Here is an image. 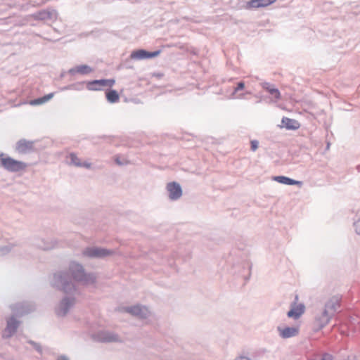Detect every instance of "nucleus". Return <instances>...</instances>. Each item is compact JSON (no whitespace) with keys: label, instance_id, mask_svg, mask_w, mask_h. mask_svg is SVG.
<instances>
[{"label":"nucleus","instance_id":"nucleus-1","mask_svg":"<svg viewBox=\"0 0 360 360\" xmlns=\"http://www.w3.org/2000/svg\"><path fill=\"white\" fill-rule=\"evenodd\" d=\"M51 285L64 293L59 307H56L55 311L58 316H65L68 314V270L54 273Z\"/></svg>","mask_w":360,"mask_h":360},{"label":"nucleus","instance_id":"nucleus-2","mask_svg":"<svg viewBox=\"0 0 360 360\" xmlns=\"http://www.w3.org/2000/svg\"><path fill=\"white\" fill-rule=\"evenodd\" d=\"M3 167L9 172H19L27 167V164L4 154L2 159Z\"/></svg>","mask_w":360,"mask_h":360},{"label":"nucleus","instance_id":"nucleus-3","mask_svg":"<svg viewBox=\"0 0 360 360\" xmlns=\"http://www.w3.org/2000/svg\"><path fill=\"white\" fill-rule=\"evenodd\" d=\"M13 314L17 317H22L35 310V305L27 302L17 303L11 307Z\"/></svg>","mask_w":360,"mask_h":360},{"label":"nucleus","instance_id":"nucleus-4","mask_svg":"<svg viewBox=\"0 0 360 360\" xmlns=\"http://www.w3.org/2000/svg\"><path fill=\"white\" fill-rule=\"evenodd\" d=\"M35 141H28L21 139L15 144V150L20 154H29L35 152Z\"/></svg>","mask_w":360,"mask_h":360},{"label":"nucleus","instance_id":"nucleus-5","mask_svg":"<svg viewBox=\"0 0 360 360\" xmlns=\"http://www.w3.org/2000/svg\"><path fill=\"white\" fill-rule=\"evenodd\" d=\"M115 83V79H99L88 82L87 88L92 91H101L105 87H112Z\"/></svg>","mask_w":360,"mask_h":360},{"label":"nucleus","instance_id":"nucleus-6","mask_svg":"<svg viewBox=\"0 0 360 360\" xmlns=\"http://www.w3.org/2000/svg\"><path fill=\"white\" fill-rule=\"evenodd\" d=\"M298 299V295H295V302L291 304L290 310L287 314L289 318L298 319L305 311V306L302 303H297Z\"/></svg>","mask_w":360,"mask_h":360},{"label":"nucleus","instance_id":"nucleus-7","mask_svg":"<svg viewBox=\"0 0 360 360\" xmlns=\"http://www.w3.org/2000/svg\"><path fill=\"white\" fill-rule=\"evenodd\" d=\"M16 316L13 314L6 320V326L5 331L8 333L6 338H8L12 337L16 332L20 326V322L17 320Z\"/></svg>","mask_w":360,"mask_h":360},{"label":"nucleus","instance_id":"nucleus-8","mask_svg":"<svg viewBox=\"0 0 360 360\" xmlns=\"http://www.w3.org/2000/svg\"><path fill=\"white\" fill-rule=\"evenodd\" d=\"M160 51L149 52L143 49H139L133 51L131 53V58L134 60H142L146 58H154L160 55Z\"/></svg>","mask_w":360,"mask_h":360},{"label":"nucleus","instance_id":"nucleus-9","mask_svg":"<svg viewBox=\"0 0 360 360\" xmlns=\"http://www.w3.org/2000/svg\"><path fill=\"white\" fill-rule=\"evenodd\" d=\"M32 17L35 20H53L56 18V12L54 10L49 11L43 9L33 13Z\"/></svg>","mask_w":360,"mask_h":360},{"label":"nucleus","instance_id":"nucleus-10","mask_svg":"<svg viewBox=\"0 0 360 360\" xmlns=\"http://www.w3.org/2000/svg\"><path fill=\"white\" fill-rule=\"evenodd\" d=\"M38 248L41 249L43 250H51L53 249H56L60 247H64L62 244L59 243L56 240H40L38 243L36 244Z\"/></svg>","mask_w":360,"mask_h":360},{"label":"nucleus","instance_id":"nucleus-11","mask_svg":"<svg viewBox=\"0 0 360 360\" xmlns=\"http://www.w3.org/2000/svg\"><path fill=\"white\" fill-rule=\"evenodd\" d=\"M299 326H292V327H278V331L279 332V335L283 338H290L295 337L299 333Z\"/></svg>","mask_w":360,"mask_h":360},{"label":"nucleus","instance_id":"nucleus-12","mask_svg":"<svg viewBox=\"0 0 360 360\" xmlns=\"http://www.w3.org/2000/svg\"><path fill=\"white\" fill-rule=\"evenodd\" d=\"M169 198L172 200H176L182 195V191L180 185L176 182L169 183L167 186Z\"/></svg>","mask_w":360,"mask_h":360},{"label":"nucleus","instance_id":"nucleus-13","mask_svg":"<svg viewBox=\"0 0 360 360\" xmlns=\"http://www.w3.org/2000/svg\"><path fill=\"white\" fill-rule=\"evenodd\" d=\"M111 254V252L98 248H87L84 251V255L88 257H103Z\"/></svg>","mask_w":360,"mask_h":360},{"label":"nucleus","instance_id":"nucleus-14","mask_svg":"<svg viewBox=\"0 0 360 360\" xmlns=\"http://www.w3.org/2000/svg\"><path fill=\"white\" fill-rule=\"evenodd\" d=\"M340 300L338 297H333L327 302L324 310L333 316L340 307Z\"/></svg>","mask_w":360,"mask_h":360},{"label":"nucleus","instance_id":"nucleus-15","mask_svg":"<svg viewBox=\"0 0 360 360\" xmlns=\"http://www.w3.org/2000/svg\"><path fill=\"white\" fill-rule=\"evenodd\" d=\"M332 316H333L328 313L327 311L323 310L322 314L319 316L316 317L315 320L316 327L320 329L326 326L329 323Z\"/></svg>","mask_w":360,"mask_h":360},{"label":"nucleus","instance_id":"nucleus-16","mask_svg":"<svg viewBox=\"0 0 360 360\" xmlns=\"http://www.w3.org/2000/svg\"><path fill=\"white\" fill-rule=\"evenodd\" d=\"M55 94H56L55 92H51L48 94H45L42 96L38 97L37 98L32 99L30 101L29 103L31 105H42L45 103L48 102L49 101H50L54 96Z\"/></svg>","mask_w":360,"mask_h":360},{"label":"nucleus","instance_id":"nucleus-17","mask_svg":"<svg viewBox=\"0 0 360 360\" xmlns=\"http://www.w3.org/2000/svg\"><path fill=\"white\" fill-rule=\"evenodd\" d=\"M276 1L277 0H251L248 3V6L249 8H255L259 7H266L272 4Z\"/></svg>","mask_w":360,"mask_h":360},{"label":"nucleus","instance_id":"nucleus-18","mask_svg":"<svg viewBox=\"0 0 360 360\" xmlns=\"http://www.w3.org/2000/svg\"><path fill=\"white\" fill-rule=\"evenodd\" d=\"M93 71V69L86 65H78L71 70H69V73L71 75H88Z\"/></svg>","mask_w":360,"mask_h":360},{"label":"nucleus","instance_id":"nucleus-19","mask_svg":"<svg viewBox=\"0 0 360 360\" xmlns=\"http://www.w3.org/2000/svg\"><path fill=\"white\" fill-rule=\"evenodd\" d=\"M283 125L288 129L295 130L300 128V123L293 119L283 117L281 121Z\"/></svg>","mask_w":360,"mask_h":360},{"label":"nucleus","instance_id":"nucleus-20","mask_svg":"<svg viewBox=\"0 0 360 360\" xmlns=\"http://www.w3.org/2000/svg\"><path fill=\"white\" fill-rule=\"evenodd\" d=\"M274 180H275L276 181H277L280 184H286V185L301 186L302 184V183L301 181H295V180H293L292 179H290V178L284 176H274Z\"/></svg>","mask_w":360,"mask_h":360},{"label":"nucleus","instance_id":"nucleus-21","mask_svg":"<svg viewBox=\"0 0 360 360\" xmlns=\"http://www.w3.org/2000/svg\"><path fill=\"white\" fill-rule=\"evenodd\" d=\"M263 88L266 89L272 96L275 98H280L281 94L278 89L274 88L273 85H271L269 83H264L263 84Z\"/></svg>","mask_w":360,"mask_h":360},{"label":"nucleus","instance_id":"nucleus-22","mask_svg":"<svg viewBox=\"0 0 360 360\" xmlns=\"http://www.w3.org/2000/svg\"><path fill=\"white\" fill-rule=\"evenodd\" d=\"M127 311L131 314L141 316V317H143L144 316H146V312H147L146 309L141 308L139 306H135V307H131V308L128 309Z\"/></svg>","mask_w":360,"mask_h":360},{"label":"nucleus","instance_id":"nucleus-23","mask_svg":"<svg viewBox=\"0 0 360 360\" xmlns=\"http://www.w3.org/2000/svg\"><path fill=\"white\" fill-rule=\"evenodd\" d=\"M107 100L110 103H116L120 100V96L115 90H110L105 93Z\"/></svg>","mask_w":360,"mask_h":360},{"label":"nucleus","instance_id":"nucleus-24","mask_svg":"<svg viewBox=\"0 0 360 360\" xmlns=\"http://www.w3.org/2000/svg\"><path fill=\"white\" fill-rule=\"evenodd\" d=\"M27 342L28 344L31 345L33 347V348H34V349H35V350H36L39 354H42V347H41V345L39 343H38V342H34V341H33V340H27Z\"/></svg>","mask_w":360,"mask_h":360},{"label":"nucleus","instance_id":"nucleus-25","mask_svg":"<svg viewBox=\"0 0 360 360\" xmlns=\"http://www.w3.org/2000/svg\"><path fill=\"white\" fill-rule=\"evenodd\" d=\"M11 246L10 245H4L0 247V256H4L7 255L11 251Z\"/></svg>","mask_w":360,"mask_h":360},{"label":"nucleus","instance_id":"nucleus-26","mask_svg":"<svg viewBox=\"0 0 360 360\" xmlns=\"http://www.w3.org/2000/svg\"><path fill=\"white\" fill-rule=\"evenodd\" d=\"M70 158H71V162L72 164H74L76 166H82L83 165L79 161V159L78 158L74 155V154H71L70 155ZM84 166H86L88 167V165H84Z\"/></svg>","mask_w":360,"mask_h":360},{"label":"nucleus","instance_id":"nucleus-27","mask_svg":"<svg viewBox=\"0 0 360 360\" xmlns=\"http://www.w3.org/2000/svg\"><path fill=\"white\" fill-rule=\"evenodd\" d=\"M71 271L78 272L79 273V275L81 274L82 276L84 274V269L79 265H75L74 268L72 267Z\"/></svg>","mask_w":360,"mask_h":360},{"label":"nucleus","instance_id":"nucleus-28","mask_svg":"<svg viewBox=\"0 0 360 360\" xmlns=\"http://www.w3.org/2000/svg\"><path fill=\"white\" fill-rule=\"evenodd\" d=\"M244 87H245L244 82H240L238 83L237 86L234 89L233 94H236L238 91L243 89Z\"/></svg>","mask_w":360,"mask_h":360},{"label":"nucleus","instance_id":"nucleus-29","mask_svg":"<svg viewBox=\"0 0 360 360\" xmlns=\"http://www.w3.org/2000/svg\"><path fill=\"white\" fill-rule=\"evenodd\" d=\"M251 149L252 151H255L258 148L259 143L256 140L251 141Z\"/></svg>","mask_w":360,"mask_h":360},{"label":"nucleus","instance_id":"nucleus-30","mask_svg":"<svg viewBox=\"0 0 360 360\" xmlns=\"http://www.w3.org/2000/svg\"><path fill=\"white\" fill-rule=\"evenodd\" d=\"M355 229L357 233L360 235V219L355 223Z\"/></svg>","mask_w":360,"mask_h":360},{"label":"nucleus","instance_id":"nucleus-31","mask_svg":"<svg viewBox=\"0 0 360 360\" xmlns=\"http://www.w3.org/2000/svg\"><path fill=\"white\" fill-rule=\"evenodd\" d=\"M117 337L112 335V336H110V337L104 338V340L107 341V342H112V341L117 340Z\"/></svg>","mask_w":360,"mask_h":360},{"label":"nucleus","instance_id":"nucleus-32","mask_svg":"<svg viewBox=\"0 0 360 360\" xmlns=\"http://www.w3.org/2000/svg\"><path fill=\"white\" fill-rule=\"evenodd\" d=\"M321 360H332V356L329 354H324Z\"/></svg>","mask_w":360,"mask_h":360},{"label":"nucleus","instance_id":"nucleus-33","mask_svg":"<svg viewBox=\"0 0 360 360\" xmlns=\"http://www.w3.org/2000/svg\"><path fill=\"white\" fill-rule=\"evenodd\" d=\"M115 161H116V162H117L118 165H124V164H127V163L128 162V161H127V160H124L122 162H121V161H120V160H119V158H117L115 159Z\"/></svg>","mask_w":360,"mask_h":360},{"label":"nucleus","instance_id":"nucleus-34","mask_svg":"<svg viewBox=\"0 0 360 360\" xmlns=\"http://www.w3.org/2000/svg\"><path fill=\"white\" fill-rule=\"evenodd\" d=\"M4 153L1 151H0V167H3L2 165V159L4 158Z\"/></svg>","mask_w":360,"mask_h":360},{"label":"nucleus","instance_id":"nucleus-35","mask_svg":"<svg viewBox=\"0 0 360 360\" xmlns=\"http://www.w3.org/2000/svg\"><path fill=\"white\" fill-rule=\"evenodd\" d=\"M57 360H68V357L65 355H62Z\"/></svg>","mask_w":360,"mask_h":360},{"label":"nucleus","instance_id":"nucleus-36","mask_svg":"<svg viewBox=\"0 0 360 360\" xmlns=\"http://www.w3.org/2000/svg\"><path fill=\"white\" fill-rule=\"evenodd\" d=\"M240 360H249L248 358L245 357H241Z\"/></svg>","mask_w":360,"mask_h":360},{"label":"nucleus","instance_id":"nucleus-37","mask_svg":"<svg viewBox=\"0 0 360 360\" xmlns=\"http://www.w3.org/2000/svg\"><path fill=\"white\" fill-rule=\"evenodd\" d=\"M65 162H68V155H65Z\"/></svg>","mask_w":360,"mask_h":360},{"label":"nucleus","instance_id":"nucleus-38","mask_svg":"<svg viewBox=\"0 0 360 360\" xmlns=\"http://www.w3.org/2000/svg\"><path fill=\"white\" fill-rule=\"evenodd\" d=\"M66 89H68V86H65L62 88V90H66Z\"/></svg>","mask_w":360,"mask_h":360}]
</instances>
